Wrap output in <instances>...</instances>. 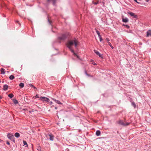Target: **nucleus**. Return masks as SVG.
I'll list each match as a JSON object with an SVG mask.
<instances>
[{"mask_svg": "<svg viewBox=\"0 0 151 151\" xmlns=\"http://www.w3.org/2000/svg\"><path fill=\"white\" fill-rule=\"evenodd\" d=\"M79 42L77 40L74 39V40L69 41L66 44V45L67 47L70 50L71 52L73 53V54L74 56H76L77 58L79 59V56H78L74 52V50L72 49V46L74 45L76 47L77 45L78 44Z\"/></svg>", "mask_w": 151, "mask_h": 151, "instance_id": "nucleus-1", "label": "nucleus"}, {"mask_svg": "<svg viewBox=\"0 0 151 151\" xmlns=\"http://www.w3.org/2000/svg\"><path fill=\"white\" fill-rule=\"evenodd\" d=\"M67 37L66 34H63L60 36L58 37V39L60 41H63L65 40Z\"/></svg>", "mask_w": 151, "mask_h": 151, "instance_id": "nucleus-2", "label": "nucleus"}, {"mask_svg": "<svg viewBox=\"0 0 151 151\" xmlns=\"http://www.w3.org/2000/svg\"><path fill=\"white\" fill-rule=\"evenodd\" d=\"M39 99L43 102H48L50 101L48 98L45 97H41Z\"/></svg>", "mask_w": 151, "mask_h": 151, "instance_id": "nucleus-3", "label": "nucleus"}, {"mask_svg": "<svg viewBox=\"0 0 151 151\" xmlns=\"http://www.w3.org/2000/svg\"><path fill=\"white\" fill-rule=\"evenodd\" d=\"M127 13L128 14H129L131 16L133 17L134 18H137V15H135L134 13L133 12H127Z\"/></svg>", "mask_w": 151, "mask_h": 151, "instance_id": "nucleus-4", "label": "nucleus"}, {"mask_svg": "<svg viewBox=\"0 0 151 151\" xmlns=\"http://www.w3.org/2000/svg\"><path fill=\"white\" fill-rule=\"evenodd\" d=\"M119 124H121V125H122L124 126H127L128 125L130 124V123H125L124 122H123L122 121H120L119 122Z\"/></svg>", "mask_w": 151, "mask_h": 151, "instance_id": "nucleus-5", "label": "nucleus"}, {"mask_svg": "<svg viewBox=\"0 0 151 151\" xmlns=\"http://www.w3.org/2000/svg\"><path fill=\"white\" fill-rule=\"evenodd\" d=\"M7 136L8 138L10 139H12L14 137L13 135L10 133H9L8 134Z\"/></svg>", "mask_w": 151, "mask_h": 151, "instance_id": "nucleus-6", "label": "nucleus"}, {"mask_svg": "<svg viewBox=\"0 0 151 151\" xmlns=\"http://www.w3.org/2000/svg\"><path fill=\"white\" fill-rule=\"evenodd\" d=\"M94 52L98 55L100 57L102 58V55L99 53V52L95 50H94Z\"/></svg>", "mask_w": 151, "mask_h": 151, "instance_id": "nucleus-7", "label": "nucleus"}, {"mask_svg": "<svg viewBox=\"0 0 151 151\" xmlns=\"http://www.w3.org/2000/svg\"><path fill=\"white\" fill-rule=\"evenodd\" d=\"M49 136L50 137V140L52 141L54 139V137L53 135L52 134H49Z\"/></svg>", "mask_w": 151, "mask_h": 151, "instance_id": "nucleus-8", "label": "nucleus"}, {"mask_svg": "<svg viewBox=\"0 0 151 151\" xmlns=\"http://www.w3.org/2000/svg\"><path fill=\"white\" fill-rule=\"evenodd\" d=\"M52 99L56 103L58 104H62V103H61V102L58 100H56L55 99Z\"/></svg>", "mask_w": 151, "mask_h": 151, "instance_id": "nucleus-9", "label": "nucleus"}, {"mask_svg": "<svg viewBox=\"0 0 151 151\" xmlns=\"http://www.w3.org/2000/svg\"><path fill=\"white\" fill-rule=\"evenodd\" d=\"M122 21L124 22H127L129 21L128 19L127 18H122Z\"/></svg>", "mask_w": 151, "mask_h": 151, "instance_id": "nucleus-10", "label": "nucleus"}, {"mask_svg": "<svg viewBox=\"0 0 151 151\" xmlns=\"http://www.w3.org/2000/svg\"><path fill=\"white\" fill-rule=\"evenodd\" d=\"M147 37H149V36H151V30H149L147 32Z\"/></svg>", "mask_w": 151, "mask_h": 151, "instance_id": "nucleus-11", "label": "nucleus"}, {"mask_svg": "<svg viewBox=\"0 0 151 151\" xmlns=\"http://www.w3.org/2000/svg\"><path fill=\"white\" fill-rule=\"evenodd\" d=\"M8 88V86L7 85H5L3 86V89L4 91L6 90Z\"/></svg>", "mask_w": 151, "mask_h": 151, "instance_id": "nucleus-12", "label": "nucleus"}, {"mask_svg": "<svg viewBox=\"0 0 151 151\" xmlns=\"http://www.w3.org/2000/svg\"><path fill=\"white\" fill-rule=\"evenodd\" d=\"M1 73V74H4L5 73V71H4V69L2 68H1L0 69Z\"/></svg>", "mask_w": 151, "mask_h": 151, "instance_id": "nucleus-13", "label": "nucleus"}, {"mask_svg": "<svg viewBox=\"0 0 151 151\" xmlns=\"http://www.w3.org/2000/svg\"><path fill=\"white\" fill-rule=\"evenodd\" d=\"M101 134V132L99 130H97L96 132V135L97 136H99Z\"/></svg>", "mask_w": 151, "mask_h": 151, "instance_id": "nucleus-14", "label": "nucleus"}, {"mask_svg": "<svg viewBox=\"0 0 151 151\" xmlns=\"http://www.w3.org/2000/svg\"><path fill=\"white\" fill-rule=\"evenodd\" d=\"M14 135L16 137H18L20 136V134L19 133L16 132L15 134Z\"/></svg>", "mask_w": 151, "mask_h": 151, "instance_id": "nucleus-15", "label": "nucleus"}, {"mask_svg": "<svg viewBox=\"0 0 151 151\" xmlns=\"http://www.w3.org/2000/svg\"><path fill=\"white\" fill-rule=\"evenodd\" d=\"M24 84L23 83H20L19 84V86L21 88H23L24 87Z\"/></svg>", "mask_w": 151, "mask_h": 151, "instance_id": "nucleus-16", "label": "nucleus"}, {"mask_svg": "<svg viewBox=\"0 0 151 151\" xmlns=\"http://www.w3.org/2000/svg\"><path fill=\"white\" fill-rule=\"evenodd\" d=\"M14 78V76L12 75L10 76L9 77V79L11 80L13 79Z\"/></svg>", "mask_w": 151, "mask_h": 151, "instance_id": "nucleus-17", "label": "nucleus"}, {"mask_svg": "<svg viewBox=\"0 0 151 151\" xmlns=\"http://www.w3.org/2000/svg\"><path fill=\"white\" fill-rule=\"evenodd\" d=\"M8 96L10 98H12L13 97L14 95L12 93H11L8 95Z\"/></svg>", "mask_w": 151, "mask_h": 151, "instance_id": "nucleus-18", "label": "nucleus"}, {"mask_svg": "<svg viewBox=\"0 0 151 151\" xmlns=\"http://www.w3.org/2000/svg\"><path fill=\"white\" fill-rule=\"evenodd\" d=\"M23 142L24 145H26V146L25 147H27V144L26 141L23 140Z\"/></svg>", "mask_w": 151, "mask_h": 151, "instance_id": "nucleus-19", "label": "nucleus"}, {"mask_svg": "<svg viewBox=\"0 0 151 151\" xmlns=\"http://www.w3.org/2000/svg\"><path fill=\"white\" fill-rule=\"evenodd\" d=\"M98 3H99L98 1H97L96 2H94L93 1H92V3L95 5H96V4H98Z\"/></svg>", "mask_w": 151, "mask_h": 151, "instance_id": "nucleus-20", "label": "nucleus"}, {"mask_svg": "<svg viewBox=\"0 0 151 151\" xmlns=\"http://www.w3.org/2000/svg\"><path fill=\"white\" fill-rule=\"evenodd\" d=\"M108 44L113 49L114 48V47H113L112 45H111V43L110 42H108Z\"/></svg>", "mask_w": 151, "mask_h": 151, "instance_id": "nucleus-21", "label": "nucleus"}, {"mask_svg": "<svg viewBox=\"0 0 151 151\" xmlns=\"http://www.w3.org/2000/svg\"><path fill=\"white\" fill-rule=\"evenodd\" d=\"M14 103L15 104H17L18 103V101L16 100H14Z\"/></svg>", "mask_w": 151, "mask_h": 151, "instance_id": "nucleus-22", "label": "nucleus"}, {"mask_svg": "<svg viewBox=\"0 0 151 151\" xmlns=\"http://www.w3.org/2000/svg\"><path fill=\"white\" fill-rule=\"evenodd\" d=\"M96 33H97V35H98L99 37L101 36L100 35V33H99V31H96Z\"/></svg>", "mask_w": 151, "mask_h": 151, "instance_id": "nucleus-23", "label": "nucleus"}, {"mask_svg": "<svg viewBox=\"0 0 151 151\" xmlns=\"http://www.w3.org/2000/svg\"><path fill=\"white\" fill-rule=\"evenodd\" d=\"M99 39H100V42H101L102 41V37H101V36H99Z\"/></svg>", "mask_w": 151, "mask_h": 151, "instance_id": "nucleus-24", "label": "nucleus"}, {"mask_svg": "<svg viewBox=\"0 0 151 151\" xmlns=\"http://www.w3.org/2000/svg\"><path fill=\"white\" fill-rule=\"evenodd\" d=\"M132 105L134 107H135L136 106V105L135 104V103H134V102H132Z\"/></svg>", "mask_w": 151, "mask_h": 151, "instance_id": "nucleus-25", "label": "nucleus"}, {"mask_svg": "<svg viewBox=\"0 0 151 151\" xmlns=\"http://www.w3.org/2000/svg\"><path fill=\"white\" fill-rule=\"evenodd\" d=\"M123 25L126 26L127 28H128L129 27L127 25H124V24Z\"/></svg>", "mask_w": 151, "mask_h": 151, "instance_id": "nucleus-26", "label": "nucleus"}, {"mask_svg": "<svg viewBox=\"0 0 151 151\" xmlns=\"http://www.w3.org/2000/svg\"><path fill=\"white\" fill-rule=\"evenodd\" d=\"M106 40L107 42H109V39L108 38H106Z\"/></svg>", "mask_w": 151, "mask_h": 151, "instance_id": "nucleus-27", "label": "nucleus"}, {"mask_svg": "<svg viewBox=\"0 0 151 151\" xmlns=\"http://www.w3.org/2000/svg\"><path fill=\"white\" fill-rule=\"evenodd\" d=\"M35 97H36V98H39L40 97L39 96V95H38V94H37L35 96Z\"/></svg>", "mask_w": 151, "mask_h": 151, "instance_id": "nucleus-28", "label": "nucleus"}, {"mask_svg": "<svg viewBox=\"0 0 151 151\" xmlns=\"http://www.w3.org/2000/svg\"><path fill=\"white\" fill-rule=\"evenodd\" d=\"M6 143L8 145H10V143L8 141L6 142Z\"/></svg>", "mask_w": 151, "mask_h": 151, "instance_id": "nucleus-29", "label": "nucleus"}, {"mask_svg": "<svg viewBox=\"0 0 151 151\" xmlns=\"http://www.w3.org/2000/svg\"><path fill=\"white\" fill-rule=\"evenodd\" d=\"M29 85V86H32V87H34V86H33V85H32V84H30V85Z\"/></svg>", "mask_w": 151, "mask_h": 151, "instance_id": "nucleus-30", "label": "nucleus"}, {"mask_svg": "<svg viewBox=\"0 0 151 151\" xmlns=\"http://www.w3.org/2000/svg\"><path fill=\"white\" fill-rule=\"evenodd\" d=\"M134 1H135V2H137V3L139 4V2H138L137 1V0H134Z\"/></svg>", "mask_w": 151, "mask_h": 151, "instance_id": "nucleus-31", "label": "nucleus"}, {"mask_svg": "<svg viewBox=\"0 0 151 151\" xmlns=\"http://www.w3.org/2000/svg\"><path fill=\"white\" fill-rule=\"evenodd\" d=\"M50 105H51L52 104V101H50Z\"/></svg>", "mask_w": 151, "mask_h": 151, "instance_id": "nucleus-32", "label": "nucleus"}, {"mask_svg": "<svg viewBox=\"0 0 151 151\" xmlns=\"http://www.w3.org/2000/svg\"><path fill=\"white\" fill-rule=\"evenodd\" d=\"M150 0H146V1L147 2H148Z\"/></svg>", "mask_w": 151, "mask_h": 151, "instance_id": "nucleus-33", "label": "nucleus"}, {"mask_svg": "<svg viewBox=\"0 0 151 151\" xmlns=\"http://www.w3.org/2000/svg\"><path fill=\"white\" fill-rule=\"evenodd\" d=\"M33 88H34L35 89H37V88L35 87L34 86Z\"/></svg>", "mask_w": 151, "mask_h": 151, "instance_id": "nucleus-34", "label": "nucleus"}, {"mask_svg": "<svg viewBox=\"0 0 151 151\" xmlns=\"http://www.w3.org/2000/svg\"><path fill=\"white\" fill-rule=\"evenodd\" d=\"M55 109H57V108L56 107H55Z\"/></svg>", "mask_w": 151, "mask_h": 151, "instance_id": "nucleus-35", "label": "nucleus"}, {"mask_svg": "<svg viewBox=\"0 0 151 151\" xmlns=\"http://www.w3.org/2000/svg\"><path fill=\"white\" fill-rule=\"evenodd\" d=\"M16 22H17V23H18V22H19V21H16Z\"/></svg>", "mask_w": 151, "mask_h": 151, "instance_id": "nucleus-36", "label": "nucleus"}, {"mask_svg": "<svg viewBox=\"0 0 151 151\" xmlns=\"http://www.w3.org/2000/svg\"><path fill=\"white\" fill-rule=\"evenodd\" d=\"M53 105H52V106L51 107H53Z\"/></svg>", "mask_w": 151, "mask_h": 151, "instance_id": "nucleus-37", "label": "nucleus"}]
</instances>
